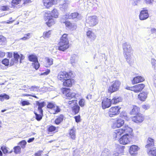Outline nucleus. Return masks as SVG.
Here are the masks:
<instances>
[{"label":"nucleus","instance_id":"obj_1","mask_svg":"<svg viewBox=\"0 0 156 156\" xmlns=\"http://www.w3.org/2000/svg\"><path fill=\"white\" fill-rule=\"evenodd\" d=\"M68 34H64L60 37L56 49L59 51H64L70 47Z\"/></svg>","mask_w":156,"mask_h":156},{"label":"nucleus","instance_id":"obj_2","mask_svg":"<svg viewBox=\"0 0 156 156\" xmlns=\"http://www.w3.org/2000/svg\"><path fill=\"white\" fill-rule=\"evenodd\" d=\"M133 129L132 128L128 133H126L119 138V142L120 144L125 145L129 144L133 137L132 134Z\"/></svg>","mask_w":156,"mask_h":156},{"label":"nucleus","instance_id":"obj_3","mask_svg":"<svg viewBox=\"0 0 156 156\" xmlns=\"http://www.w3.org/2000/svg\"><path fill=\"white\" fill-rule=\"evenodd\" d=\"M131 128L128 125H125L122 128L115 130L114 132V137L115 139H119L122 135L129 133Z\"/></svg>","mask_w":156,"mask_h":156},{"label":"nucleus","instance_id":"obj_4","mask_svg":"<svg viewBox=\"0 0 156 156\" xmlns=\"http://www.w3.org/2000/svg\"><path fill=\"white\" fill-rule=\"evenodd\" d=\"M61 92L66 98L71 100L73 98H76V94L73 92L69 88L62 87L61 89Z\"/></svg>","mask_w":156,"mask_h":156},{"label":"nucleus","instance_id":"obj_5","mask_svg":"<svg viewBox=\"0 0 156 156\" xmlns=\"http://www.w3.org/2000/svg\"><path fill=\"white\" fill-rule=\"evenodd\" d=\"M123 47L124 56L127 62L130 63L131 59V54H132L131 53L132 51V48L130 46L127 44L126 43L124 44Z\"/></svg>","mask_w":156,"mask_h":156},{"label":"nucleus","instance_id":"obj_6","mask_svg":"<svg viewBox=\"0 0 156 156\" xmlns=\"http://www.w3.org/2000/svg\"><path fill=\"white\" fill-rule=\"evenodd\" d=\"M73 75L71 71H61L58 73L57 78L58 80L62 82L67 79L71 78Z\"/></svg>","mask_w":156,"mask_h":156},{"label":"nucleus","instance_id":"obj_7","mask_svg":"<svg viewBox=\"0 0 156 156\" xmlns=\"http://www.w3.org/2000/svg\"><path fill=\"white\" fill-rule=\"evenodd\" d=\"M126 117L128 119V120H129V118H128L126 115L120 116L117 118L115 121L113 123L112 126V128L113 129H115L116 128H119L122 126L124 124V121L123 118H125Z\"/></svg>","mask_w":156,"mask_h":156},{"label":"nucleus","instance_id":"obj_8","mask_svg":"<svg viewBox=\"0 0 156 156\" xmlns=\"http://www.w3.org/2000/svg\"><path fill=\"white\" fill-rule=\"evenodd\" d=\"M121 82L118 80L113 81L108 89V92L110 94L116 92L119 90V88Z\"/></svg>","mask_w":156,"mask_h":156},{"label":"nucleus","instance_id":"obj_9","mask_svg":"<svg viewBox=\"0 0 156 156\" xmlns=\"http://www.w3.org/2000/svg\"><path fill=\"white\" fill-rule=\"evenodd\" d=\"M69 19L65 16L62 17L60 19V22L61 23L65 24L66 27L69 30H73L76 29V25L74 23H72L70 21L68 20Z\"/></svg>","mask_w":156,"mask_h":156},{"label":"nucleus","instance_id":"obj_10","mask_svg":"<svg viewBox=\"0 0 156 156\" xmlns=\"http://www.w3.org/2000/svg\"><path fill=\"white\" fill-rule=\"evenodd\" d=\"M28 60L33 63L32 65L36 69H37L40 67V65L38 60L37 56L35 54H32L28 56Z\"/></svg>","mask_w":156,"mask_h":156},{"label":"nucleus","instance_id":"obj_11","mask_svg":"<svg viewBox=\"0 0 156 156\" xmlns=\"http://www.w3.org/2000/svg\"><path fill=\"white\" fill-rule=\"evenodd\" d=\"M48 13H44V19L47 26L49 27H51L56 24V21L55 19L48 16Z\"/></svg>","mask_w":156,"mask_h":156},{"label":"nucleus","instance_id":"obj_12","mask_svg":"<svg viewBox=\"0 0 156 156\" xmlns=\"http://www.w3.org/2000/svg\"><path fill=\"white\" fill-rule=\"evenodd\" d=\"M68 104L70 106L72 105H74L71 108L72 112L73 114L74 115H76L79 112L80 108V106L77 105V100H76L74 99L69 101L68 102Z\"/></svg>","mask_w":156,"mask_h":156},{"label":"nucleus","instance_id":"obj_13","mask_svg":"<svg viewBox=\"0 0 156 156\" xmlns=\"http://www.w3.org/2000/svg\"><path fill=\"white\" fill-rule=\"evenodd\" d=\"M121 108V107L119 106L112 107L108 110V115L111 117L118 115L120 112Z\"/></svg>","mask_w":156,"mask_h":156},{"label":"nucleus","instance_id":"obj_14","mask_svg":"<svg viewBox=\"0 0 156 156\" xmlns=\"http://www.w3.org/2000/svg\"><path fill=\"white\" fill-rule=\"evenodd\" d=\"M47 107L49 109H53L52 114L53 115L58 114L61 111V109L59 106L56 105L55 104L51 102H48Z\"/></svg>","mask_w":156,"mask_h":156},{"label":"nucleus","instance_id":"obj_15","mask_svg":"<svg viewBox=\"0 0 156 156\" xmlns=\"http://www.w3.org/2000/svg\"><path fill=\"white\" fill-rule=\"evenodd\" d=\"M131 117L132 120L133 122L137 124L142 122L145 119L144 116L141 113L136 114Z\"/></svg>","mask_w":156,"mask_h":156},{"label":"nucleus","instance_id":"obj_16","mask_svg":"<svg viewBox=\"0 0 156 156\" xmlns=\"http://www.w3.org/2000/svg\"><path fill=\"white\" fill-rule=\"evenodd\" d=\"M75 82V80L71 77L68 78L62 82V85L64 87H71L74 84Z\"/></svg>","mask_w":156,"mask_h":156},{"label":"nucleus","instance_id":"obj_17","mask_svg":"<svg viewBox=\"0 0 156 156\" xmlns=\"http://www.w3.org/2000/svg\"><path fill=\"white\" fill-rule=\"evenodd\" d=\"M112 105V100L111 99L105 97L102 100L101 106L103 109H104L110 107Z\"/></svg>","mask_w":156,"mask_h":156},{"label":"nucleus","instance_id":"obj_18","mask_svg":"<svg viewBox=\"0 0 156 156\" xmlns=\"http://www.w3.org/2000/svg\"><path fill=\"white\" fill-rule=\"evenodd\" d=\"M87 23L90 27L95 26L98 23L97 17L94 16L89 17L87 20Z\"/></svg>","mask_w":156,"mask_h":156},{"label":"nucleus","instance_id":"obj_19","mask_svg":"<svg viewBox=\"0 0 156 156\" xmlns=\"http://www.w3.org/2000/svg\"><path fill=\"white\" fill-rule=\"evenodd\" d=\"M42 4L45 9H49L55 3V0H42Z\"/></svg>","mask_w":156,"mask_h":156},{"label":"nucleus","instance_id":"obj_20","mask_svg":"<svg viewBox=\"0 0 156 156\" xmlns=\"http://www.w3.org/2000/svg\"><path fill=\"white\" fill-rule=\"evenodd\" d=\"M48 13V15L49 16L55 19L58 18L59 13L58 10L55 9L54 8L50 12V11H47L45 13Z\"/></svg>","mask_w":156,"mask_h":156},{"label":"nucleus","instance_id":"obj_21","mask_svg":"<svg viewBox=\"0 0 156 156\" xmlns=\"http://www.w3.org/2000/svg\"><path fill=\"white\" fill-rule=\"evenodd\" d=\"M149 16L147 10L143 9L141 10L139 15V18L140 20H144L147 19Z\"/></svg>","mask_w":156,"mask_h":156},{"label":"nucleus","instance_id":"obj_22","mask_svg":"<svg viewBox=\"0 0 156 156\" xmlns=\"http://www.w3.org/2000/svg\"><path fill=\"white\" fill-rule=\"evenodd\" d=\"M58 126L56 127L53 125H50L47 126V133L48 134H50L57 132L58 131Z\"/></svg>","mask_w":156,"mask_h":156},{"label":"nucleus","instance_id":"obj_23","mask_svg":"<svg viewBox=\"0 0 156 156\" xmlns=\"http://www.w3.org/2000/svg\"><path fill=\"white\" fill-rule=\"evenodd\" d=\"M65 119L64 115L63 114H60L56 117L54 120V123L56 125H59L63 122Z\"/></svg>","mask_w":156,"mask_h":156},{"label":"nucleus","instance_id":"obj_24","mask_svg":"<svg viewBox=\"0 0 156 156\" xmlns=\"http://www.w3.org/2000/svg\"><path fill=\"white\" fill-rule=\"evenodd\" d=\"M145 87L144 84L140 83L133 86L134 92L138 93L142 91Z\"/></svg>","mask_w":156,"mask_h":156},{"label":"nucleus","instance_id":"obj_25","mask_svg":"<svg viewBox=\"0 0 156 156\" xmlns=\"http://www.w3.org/2000/svg\"><path fill=\"white\" fill-rule=\"evenodd\" d=\"M145 79L144 77L141 76H137L134 77L131 80V83L133 84H135L144 81Z\"/></svg>","mask_w":156,"mask_h":156},{"label":"nucleus","instance_id":"obj_26","mask_svg":"<svg viewBox=\"0 0 156 156\" xmlns=\"http://www.w3.org/2000/svg\"><path fill=\"white\" fill-rule=\"evenodd\" d=\"M140 108L136 105H133L131 108V109L129 112V114L131 115H136L138 113H140Z\"/></svg>","mask_w":156,"mask_h":156},{"label":"nucleus","instance_id":"obj_27","mask_svg":"<svg viewBox=\"0 0 156 156\" xmlns=\"http://www.w3.org/2000/svg\"><path fill=\"white\" fill-rule=\"evenodd\" d=\"M138 147L135 145H132L129 149V151L130 154L132 156H135L137 154V151Z\"/></svg>","mask_w":156,"mask_h":156},{"label":"nucleus","instance_id":"obj_28","mask_svg":"<svg viewBox=\"0 0 156 156\" xmlns=\"http://www.w3.org/2000/svg\"><path fill=\"white\" fill-rule=\"evenodd\" d=\"M148 93L145 91L140 93L138 95V99L141 101H144L147 97Z\"/></svg>","mask_w":156,"mask_h":156},{"label":"nucleus","instance_id":"obj_29","mask_svg":"<svg viewBox=\"0 0 156 156\" xmlns=\"http://www.w3.org/2000/svg\"><path fill=\"white\" fill-rule=\"evenodd\" d=\"M14 59L16 60V62H18V59H20V62H22V60L25 58V56L22 54L19 55L17 52H14L13 53Z\"/></svg>","mask_w":156,"mask_h":156},{"label":"nucleus","instance_id":"obj_30","mask_svg":"<svg viewBox=\"0 0 156 156\" xmlns=\"http://www.w3.org/2000/svg\"><path fill=\"white\" fill-rule=\"evenodd\" d=\"M79 16V14L77 12H74L71 13L70 15L69 13H66L64 16L67 17V18L72 20L78 19Z\"/></svg>","mask_w":156,"mask_h":156},{"label":"nucleus","instance_id":"obj_31","mask_svg":"<svg viewBox=\"0 0 156 156\" xmlns=\"http://www.w3.org/2000/svg\"><path fill=\"white\" fill-rule=\"evenodd\" d=\"M154 139L151 137H148L147 140V144L145 146V148L147 149H149L151 147H154Z\"/></svg>","mask_w":156,"mask_h":156},{"label":"nucleus","instance_id":"obj_32","mask_svg":"<svg viewBox=\"0 0 156 156\" xmlns=\"http://www.w3.org/2000/svg\"><path fill=\"white\" fill-rule=\"evenodd\" d=\"M53 59L51 58L47 57L45 58L44 66L46 67H48L53 64Z\"/></svg>","mask_w":156,"mask_h":156},{"label":"nucleus","instance_id":"obj_33","mask_svg":"<svg viewBox=\"0 0 156 156\" xmlns=\"http://www.w3.org/2000/svg\"><path fill=\"white\" fill-rule=\"evenodd\" d=\"M86 35L87 37L90 39L91 41H94L96 38V36L94 33L90 30H88L86 32Z\"/></svg>","mask_w":156,"mask_h":156},{"label":"nucleus","instance_id":"obj_34","mask_svg":"<svg viewBox=\"0 0 156 156\" xmlns=\"http://www.w3.org/2000/svg\"><path fill=\"white\" fill-rule=\"evenodd\" d=\"M39 114L35 112H34V114L35 115V119L38 121H39L41 120L43 116V111H38Z\"/></svg>","mask_w":156,"mask_h":156},{"label":"nucleus","instance_id":"obj_35","mask_svg":"<svg viewBox=\"0 0 156 156\" xmlns=\"http://www.w3.org/2000/svg\"><path fill=\"white\" fill-rule=\"evenodd\" d=\"M23 0H12L11 5L12 7H15L16 6L21 5Z\"/></svg>","mask_w":156,"mask_h":156},{"label":"nucleus","instance_id":"obj_36","mask_svg":"<svg viewBox=\"0 0 156 156\" xmlns=\"http://www.w3.org/2000/svg\"><path fill=\"white\" fill-rule=\"evenodd\" d=\"M147 149V153L148 155L156 156V148L155 147H153L151 149Z\"/></svg>","mask_w":156,"mask_h":156},{"label":"nucleus","instance_id":"obj_37","mask_svg":"<svg viewBox=\"0 0 156 156\" xmlns=\"http://www.w3.org/2000/svg\"><path fill=\"white\" fill-rule=\"evenodd\" d=\"M36 104L38 106L37 110L38 111H43L42 108L45 105V102L44 101L40 102L38 101H36Z\"/></svg>","mask_w":156,"mask_h":156},{"label":"nucleus","instance_id":"obj_38","mask_svg":"<svg viewBox=\"0 0 156 156\" xmlns=\"http://www.w3.org/2000/svg\"><path fill=\"white\" fill-rule=\"evenodd\" d=\"M10 98L9 96L5 93L0 94V101H3L5 100H8Z\"/></svg>","mask_w":156,"mask_h":156},{"label":"nucleus","instance_id":"obj_39","mask_svg":"<svg viewBox=\"0 0 156 156\" xmlns=\"http://www.w3.org/2000/svg\"><path fill=\"white\" fill-rule=\"evenodd\" d=\"M112 100L113 104H116L117 103L121 102L122 101L121 98L120 97H114Z\"/></svg>","mask_w":156,"mask_h":156},{"label":"nucleus","instance_id":"obj_40","mask_svg":"<svg viewBox=\"0 0 156 156\" xmlns=\"http://www.w3.org/2000/svg\"><path fill=\"white\" fill-rule=\"evenodd\" d=\"M69 136L72 140H74L76 139L75 130L74 129L70 130L69 132Z\"/></svg>","mask_w":156,"mask_h":156},{"label":"nucleus","instance_id":"obj_41","mask_svg":"<svg viewBox=\"0 0 156 156\" xmlns=\"http://www.w3.org/2000/svg\"><path fill=\"white\" fill-rule=\"evenodd\" d=\"M1 149L2 150L4 154H6L7 153H11L12 152V150L9 152L8 148L5 146H3L1 147Z\"/></svg>","mask_w":156,"mask_h":156},{"label":"nucleus","instance_id":"obj_42","mask_svg":"<svg viewBox=\"0 0 156 156\" xmlns=\"http://www.w3.org/2000/svg\"><path fill=\"white\" fill-rule=\"evenodd\" d=\"M51 30H49L47 31H45L43 32L42 37L44 39L49 38L51 34Z\"/></svg>","mask_w":156,"mask_h":156},{"label":"nucleus","instance_id":"obj_43","mask_svg":"<svg viewBox=\"0 0 156 156\" xmlns=\"http://www.w3.org/2000/svg\"><path fill=\"white\" fill-rule=\"evenodd\" d=\"M14 152L16 154H18L20 153L21 148L18 146H15L13 148Z\"/></svg>","mask_w":156,"mask_h":156},{"label":"nucleus","instance_id":"obj_44","mask_svg":"<svg viewBox=\"0 0 156 156\" xmlns=\"http://www.w3.org/2000/svg\"><path fill=\"white\" fill-rule=\"evenodd\" d=\"M2 63L5 66H8L9 64V59L5 58L2 60Z\"/></svg>","mask_w":156,"mask_h":156},{"label":"nucleus","instance_id":"obj_45","mask_svg":"<svg viewBox=\"0 0 156 156\" xmlns=\"http://www.w3.org/2000/svg\"><path fill=\"white\" fill-rule=\"evenodd\" d=\"M27 144V142L25 140H23L19 143V144L22 148H24L25 147Z\"/></svg>","mask_w":156,"mask_h":156},{"label":"nucleus","instance_id":"obj_46","mask_svg":"<svg viewBox=\"0 0 156 156\" xmlns=\"http://www.w3.org/2000/svg\"><path fill=\"white\" fill-rule=\"evenodd\" d=\"M78 104L81 107H83L85 105V100L84 99L81 98L80 99Z\"/></svg>","mask_w":156,"mask_h":156},{"label":"nucleus","instance_id":"obj_47","mask_svg":"<svg viewBox=\"0 0 156 156\" xmlns=\"http://www.w3.org/2000/svg\"><path fill=\"white\" fill-rule=\"evenodd\" d=\"M39 87L38 86H31L30 88H29V89L31 91H37L39 90Z\"/></svg>","mask_w":156,"mask_h":156},{"label":"nucleus","instance_id":"obj_48","mask_svg":"<svg viewBox=\"0 0 156 156\" xmlns=\"http://www.w3.org/2000/svg\"><path fill=\"white\" fill-rule=\"evenodd\" d=\"M30 104V103L27 100L22 101L20 102V105L22 106L29 105Z\"/></svg>","mask_w":156,"mask_h":156},{"label":"nucleus","instance_id":"obj_49","mask_svg":"<svg viewBox=\"0 0 156 156\" xmlns=\"http://www.w3.org/2000/svg\"><path fill=\"white\" fill-rule=\"evenodd\" d=\"M9 9V6L8 5H3L0 7V10L3 11H8Z\"/></svg>","mask_w":156,"mask_h":156},{"label":"nucleus","instance_id":"obj_50","mask_svg":"<svg viewBox=\"0 0 156 156\" xmlns=\"http://www.w3.org/2000/svg\"><path fill=\"white\" fill-rule=\"evenodd\" d=\"M30 34L29 33L25 34V36L24 37L20 38V40H26L27 39H28L30 38Z\"/></svg>","mask_w":156,"mask_h":156},{"label":"nucleus","instance_id":"obj_51","mask_svg":"<svg viewBox=\"0 0 156 156\" xmlns=\"http://www.w3.org/2000/svg\"><path fill=\"white\" fill-rule=\"evenodd\" d=\"M74 118L75 119V121L77 123H78L80 122L81 121V119H80V115H79L77 116H76L74 117Z\"/></svg>","mask_w":156,"mask_h":156},{"label":"nucleus","instance_id":"obj_52","mask_svg":"<svg viewBox=\"0 0 156 156\" xmlns=\"http://www.w3.org/2000/svg\"><path fill=\"white\" fill-rule=\"evenodd\" d=\"M6 38L2 35H0V43L2 44L5 42Z\"/></svg>","mask_w":156,"mask_h":156},{"label":"nucleus","instance_id":"obj_53","mask_svg":"<svg viewBox=\"0 0 156 156\" xmlns=\"http://www.w3.org/2000/svg\"><path fill=\"white\" fill-rule=\"evenodd\" d=\"M22 96H23V97L31 96V97H34V98H37V99L38 98L36 95H32L31 94H23L22 95Z\"/></svg>","mask_w":156,"mask_h":156},{"label":"nucleus","instance_id":"obj_54","mask_svg":"<svg viewBox=\"0 0 156 156\" xmlns=\"http://www.w3.org/2000/svg\"><path fill=\"white\" fill-rule=\"evenodd\" d=\"M149 108V106L148 105L144 104L142 106V108L144 110H146L148 109Z\"/></svg>","mask_w":156,"mask_h":156},{"label":"nucleus","instance_id":"obj_55","mask_svg":"<svg viewBox=\"0 0 156 156\" xmlns=\"http://www.w3.org/2000/svg\"><path fill=\"white\" fill-rule=\"evenodd\" d=\"M18 62H16V60H15L14 59L12 58L10 61V62L9 64L10 66H12L14 65L15 63H16Z\"/></svg>","mask_w":156,"mask_h":156},{"label":"nucleus","instance_id":"obj_56","mask_svg":"<svg viewBox=\"0 0 156 156\" xmlns=\"http://www.w3.org/2000/svg\"><path fill=\"white\" fill-rule=\"evenodd\" d=\"M23 3L22 2L21 5H26L31 2V0H24L23 1Z\"/></svg>","mask_w":156,"mask_h":156},{"label":"nucleus","instance_id":"obj_57","mask_svg":"<svg viewBox=\"0 0 156 156\" xmlns=\"http://www.w3.org/2000/svg\"><path fill=\"white\" fill-rule=\"evenodd\" d=\"M50 72V70L49 69H47L46 70L45 72L42 73L41 75H48V74H49Z\"/></svg>","mask_w":156,"mask_h":156},{"label":"nucleus","instance_id":"obj_58","mask_svg":"<svg viewBox=\"0 0 156 156\" xmlns=\"http://www.w3.org/2000/svg\"><path fill=\"white\" fill-rule=\"evenodd\" d=\"M42 151H39L34 154V156H41Z\"/></svg>","mask_w":156,"mask_h":156},{"label":"nucleus","instance_id":"obj_59","mask_svg":"<svg viewBox=\"0 0 156 156\" xmlns=\"http://www.w3.org/2000/svg\"><path fill=\"white\" fill-rule=\"evenodd\" d=\"M133 86L132 87L126 86L125 89L126 90L133 91L134 92Z\"/></svg>","mask_w":156,"mask_h":156},{"label":"nucleus","instance_id":"obj_60","mask_svg":"<svg viewBox=\"0 0 156 156\" xmlns=\"http://www.w3.org/2000/svg\"><path fill=\"white\" fill-rule=\"evenodd\" d=\"M154 62H152V67L156 71V61L154 60Z\"/></svg>","mask_w":156,"mask_h":156},{"label":"nucleus","instance_id":"obj_61","mask_svg":"<svg viewBox=\"0 0 156 156\" xmlns=\"http://www.w3.org/2000/svg\"><path fill=\"white\" fill-rule=\"evenodd\" d=\"M144 1L146 4H149L152 3L154 0H144Z\"/></svg>","mask_w":156,"mask_h":156},{"label":"nucleus","instance_id":"obj_62","mask_svg":"<svg viewBox=\"0 0 156 156\" xmlns=\"http://www.w3.org/2000/svg\"><path fill=\"white\" fill-rule=\"evenodd\" d=\"M12 52H8L7 53V57L9 58H11L12 57Z\"/></svg>","mask_w":156,"mask_h":156},{"label":"nucleus","instance_id":"obj_63","mask_svg":"<svg viewBox=\"0 0 156 156\" xmlns=\"http://www.w3.org/2000/svg\"><path fill=\"white\" fill-rule=\"evenodd\" d=\"M92 96L91 94H88L86 97V98L87 99H90L92 98Z\"/></svg>","mask_w":156,"mask_h":156},{"label":"nucleus","instance_id":"obj_64","mask_svg":"<svg viewBox=\"0 0 156 156\" xmlns=\"http://www.w3.org/2000/svg\"><path fill=\"white\" fill-rule=\"evenodd\" d=\"M113 156H119V154L117 152H115L112 154Z\"/></svg>","mask_w":156,"mask_h":156}]
</instances>
